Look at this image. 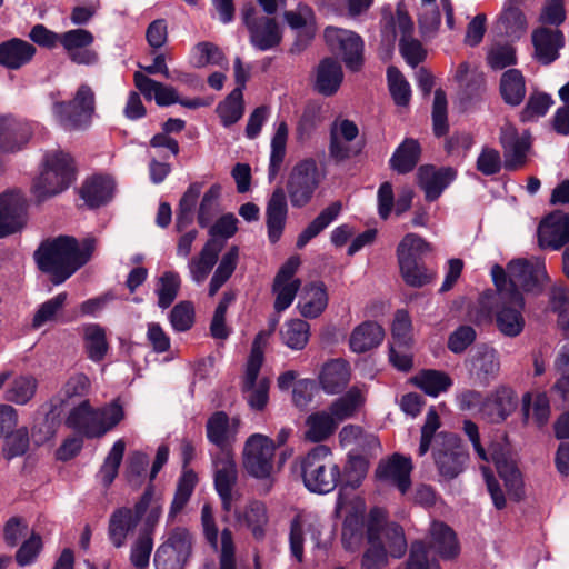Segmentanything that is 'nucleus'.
Here are the masks:
<instances>
[{"label": "nucleus", "mask_w": 569, "mask_h": 569, "mask_svg": "<svg viewBox=\"0 0 569 569\" xmlns=\"http://www.w3.org/2000/svg\"><path fill=\"white\" fill-rule=\"evenodd\" d=\"M267 228L268 237L271 242H277L283 231L288 206L283 189L277 188L267 206Z\"/></svg>", "instance_id": "473e14b6"}, {"label": "nucleus", "mask_w": 569, "mask_h": 569, "mask_svg": "<svg viewBox=\"0 0 569 569\" xmlns=\"http://www.w3.org/2000/svg\"><path fill=\"white\" fill-rule=\"evenodd\" d=\"M517 408V396L509 387H498L486 397L485 418L490 422H502Z\"/></svg>", "instance_id": "c85d7f7f"}, {"label": "nucleus", "mask_w": 569, "mask_h": 569, "mask_svg": "<svg viewBox=\"0 0 569 569\" xmlns=\"http://www.w3.org/2000/svg\"><path fill=\"white\" fill-rule=\"evenodd\" d=\"M243 94L240 89H233L230 94L217 106V113L224 127L238 122L243 116Z\"/></svg>", "instance_id": "13d9d810"}, {"label": "nucleus", "mask_w": 569, "mask_h": 569, "mask_svg": "<svg viewBox=\"0 0 569 569\" xmlns=\"http://www.w3.org/2000/svg\"><path fill=\"white\" fill-rule=\"evenodd\" d=\"M96 421L98 426V438L112 430L124 418L122 406L118 401H112L101 408L96 409Z\"/></svg>", "instance_id": "e2e57ef3"}, {"label": "nucleus", "mask_w": 569, "mask_h": 569, "mask_svg": "<svg viewBox=\"0 0 569 569\" xmlns=\"http://www.w3.org/2000/svg\"><path fill=\"white\" fill-rule=\"evenodd\" d=\"M491 458L508 490L517 492L521 487L522 480L516 459L510 450L505 447L495 448L492 449Z\"/></svg>", "instance_id": "ea45409f"}, {"label": "nucleus", "mask_w": 569, "mask_h": 569, "mask_svg": "<svg viewBox=\"0 0 569 569\" xmlns=\"http://www.w3.org/2000/svg\"><path fill=\"white\" fill-rule=\"evenodd\" d=\"M328 305V293L322 282L306 284L300 293L298 308L306 318H317Z\"/></svg>", "instance_id": "c9c22d12"}, {"label": "nucleus", "mask_w": 569, "mask_h": 569, "mask_svg": "<svg viewBox=\"0 0 569 569\" xmlns=\"http://www.w3.org/2000/svg\"><path fill=\"white\" fill-rule=\"evenodd\" d=\"M27 223V200L20 191L0 196V239L20 231Z\"/></svg>", "instance_id": "2eb2a0df"}, {"label": "nucleus", "mask_w": 569, "mask_h": 569, "mask_svg": "<svg viewBox=\"0 0 569 569\" xmlns=\"http://www.w3.org/2000/svg\"><path fill=\"white\" fill-rule=\"evenodd\" d=\"M74 177V162L69 153L60 150L48 152L32 191L38 200H44L68 189Z\"/></svg>", "instance_id": "423d86ee"}, {"label": "nucleus", "mask_w": 569, "mask_h": 569, "mask_svg": "<svg viewBox=\"0 0 569 569\" xmlns=\"http://www.w3.org/2000/svg\"><path fill=\"white\" fill-rule=\"evenodd\" d=\"M532 44L535 48V58L549 64L559 57V50L565 46V36L558 29H548L540 27L532 32Z\"/></svg>", "instance_id": "bb28decb"}, {"label": "nucleus", "mask_w": 569, "mask_h": 569, "mask_svg": "<svg viewBox=\"0 0 569 569\" xmlns=\"http://www.w3.org/2000/svg\"><path fill=\"white\" fill-rule=\"evenodd\" d=\"M289 136V128L284 120L276 121L274 133L271 138L270 143V162L268 176L270 180H273L286 157L287 141Z\"/></svg>", "instance_id": "49530a36"}, {"label": "nucleus", "mask_w": 569, "mask_h": 569, "mask_svg": "<svg viewBox=\"0 0 569 569\" xmlns=\"http://www.w3.org/2000/svg\"><path fill=\"white\" fill-rule=\"evenodd\" d=\"M10 378L6 386L3 398L19 406L27 405L37 392V378L32 375H18Z\"/></svg>", "instance_id": "37998d69"}, {"label": "nucleus", "mask_w": 569, "mask_h": 569, "mask_svg": "<svg viewBox=\"0 0 569 569\" xmlns=\"http://www.w3.org/2000/svg\"><path fill=\"white\" fill-rule=\"evenodd\" d=\"M192 549V536L184 528H174L167 533L157 549L154 566L157 569H182Z\"/></svg>", "instance_id": "9b49d317"}, {"label": "nucleus", "mask_w": 569, "mask_h": 569, "mask_svg": "<svg viewBox=\"0 0 569 569\" xmlns=\"http://www.w3.org/2000/svg\"><path fill=\"white\" fill-rule=\"evenodd\" d=\"M367 393L365 386H352L330 405L329 410L338 422L350 419L365 407Z\"/></svg>", "instance_id": "c756f323"}, {"label": "nucleus", "mask_w": 569, "mask_h": 569, "mask_svg": "<svg viewBox=\"0 0 569 569\" xmlns=\"http://www.w3.org/2000/svg\"><path fill=\"white\" fill-rule=\"evenodd\" d=\"M59 43L69 58L79 64H91L97 61V54L89 49L93 43V34L86 29H73L60 33Z\"/></svg>", "instance_id": "5701e85b"}, {"label": "nucleus", "mask_w": 569, "mask_h": 569, "mask_svg": "<svg viewBox=\"0 0 569 569\" xmlns=\"http://www.w3.org/2000/svg\"><path fill=\"white\" fill-rule=\"evenodd\" d=\"M276 445L272 439L261 433L251 435L243 448V467L258 479L270 477L273 470Z\"/></svg>", "instance_id": "f8f14e48"}, {"label": "nucleus", "mask_w": 569, "mask_h": 569, "mask_svg": "<svg viewBox=\"0 0 569 569\" xmlns=\"http://www.w3.org/2000/svg\"><path fill=\"white\" fill-rule=\"evenodd\" d=\"M385 338V331L380 325L366 321L357 326L349 339L353 352L362 353L378 347Z\"/></svg>", "instance_id": "4c0bfd02"}, {"label": "nucleus", "mask_w": 569, "mask_h": 569, "mask_svg": "<svg viewBox=\"0 0 569 569\" xmlns=\"http://www.w3.org/2000/svg\"><path fill=\"white\" fill-rule=\"evenodd\" d=\"M343 73L339 62L323 59L317 70L316 90L323 96L333 94L342 82Z\"/></svg>", "instance_id": "c03bdc74"}, {"label": "nucleus", "mask_w": 569, "mask_h": 569, "mask_svg": "<svg viewBox=\"0 0 569 569\" xmlns=\"http://www.w3.org/2000/svg\"><path fill=\"white\" fill-rule=\"evenodd\" d=\"M237 520L244 523L254 538L261 539L264 536V528L268 523V513L264 503L251 501L242 512H237Z\"/></svg>", "instance_id": "3c124183"}, {"label": "nucleus", "mask_w": 569, "mask_h": 569, "mask_svg": "<svg viewBox=\"0 0 569 569\" xmlns=\"http://www.w3.org/2000/svg\"><path fill=\"white\" fill-rule=\"evenodd\" d=\"M94 248L92 238L79 244L72 237L60 236L43 241L34 252V260L54 284H60L91 259Z\"/></svg>", "instance_id": "f257e3e1"}, {"label": "nucleus", "mask_w": 569, "mask_h": 569, "mask_svg": "<svg viewBox=\"0 0 569 569\" xmlns=\"http://www.w3.org/2000/svg\"><path fill=\"white\" fill-rule=\"evenodd\" d=\"M387 513L381 508L370 510L367 522L368 548L361 558L360 569H382L389 557L398 559L407 551V540L401 526L386 522Z\"/></svg>", "instance_id": "f03ea898"}, {"label": "nucleus", "mask_w": 569, "mask_h": 569, "mask_svg": "<svg viewBox=\"0 0 569 569\" xmlns=\"http://www.w3.org/2000/svg\"><path fill=\"white\" fill-rule=\"evenodd\" d=\"M491 274L497 289H508L511 292H540L549 281L545 259H516L508 263L505 270L493 266Z\"/></svg>", "instance_id": "20e7f679"}, {"label": "nucleus", "mask_w": 569, "mask_h": 569, "mask_svg": "<svg viewBox=\"0 0 569 569\" xmlns=\"http://www.w3.org/2000/svg\"><path fill=\"white\" fill-rule=\"evenodd\" d=\"M198 481L197 475L192 470H184L179 479L176 495L170 507L168 515L169 519H173L189 501L196 483Z\"/></svg>", "instance_id": "bf43d9fd"}, {"label": "nucleus", "mask_w": 569, "mask_h": 569, "mask_svg": "<svg viewBox=\"0 0 569 569\" xmlns=\"http://www.w3.org/2000/svg\"><path fill=\"white\" fill-rule=\"evenodd\" d=\"M134 516L137 520L143 519L147 529H152L159 521L162 513V502L154 497L153 489L149 487L141 499L136 503Z\"/></svg>", "instance_id": "603ef678"}, {"label": "nucleus", "mask_w": 569, "mask_h": 569, "mask_svg": "<svg viewBox=\"0 0 569 569\" xmlns=\"http://www.w3.org/2000/svg\"><path fill=\"white\" fill-rule=\"evenodd\" d=\"M321 181V176L313 159L298 162L291 170L287 191L292 207L301 208L308 204Z\"/></svg>", "instance_id": "9d476101"}, {"label": "nucleus", "mask_w": 569, "mask_h": 569, "mask_svg": "<svg viewBox=\"0 0 569 569\" xmlns=\"http://www.w3.org/2000/svg\"><path fill=\"white\" fill-rule=\"evenodd\" d=\"M420 152L421 149L418 141L408 138L393 152L390 166L399 173H407L417 164Z\"/></svg>", "instance_id": "8fccbe9b"}, {"label": "nucleus", "mask_w": 569, "mask_h": 569, "mask_svg": "<svg viewBox=\"0 0 569 569\" xmlns=\"http://www.w3.org/2000/svg\"><path fill=\"white\" fill-rule=\"evenodd\" d=\"M138 523L133 510L130 508L117 509L109 519L108 536L116 548L124 546L127 537Z\"/></svg>", "instance_id": "a19ab883"}, {"label": "nucleus", "mask_w": 569, "mask_h": 569, "mask_svg": "<svg viewBox=\"0 0 569 569\" xmlns=\"http://www.w3.org/2000/svg\"><path fill=\"white\" fill-rule=\"evenodd\" d=\"M338 423L330 410L315 412L306 420V438L312 442L322 441L333 433Z\"/></svg>", "instance_id": "de8ad7c7"}, {"label": "nucleus", "mask_w": 569, "mask_h": 569, "mask_svg": "<svg viewBox=\"0 0 569 569\" xmlns=\"http://www.w3.org/2000/svg\"><path fill=\"white\" fill-rule=\"evenodd\" d=\"M538 241L542 249L558 250L569 242V213L556 211L546 217L538 228Z\"/></svg>", "instance_id": "aec40b11"}, {"label": "nucleus", "mask_w": 569, "mask_h": 569, "mask_svg": "<svg viewBox=\"0 0 569 569\" xmlns=\"http://www.w3.org/2000/svg\"><path fill=\"white\" fill-rule=\"evenodd\" d=\"M239 418L230 419L223 411L212 413L206 423V433L209 442L217 446L220 452L230 451L239 431Z\"/></svg>", "instance_id": "4be33fe9"}, {"label": "nucleus", "mask_w": 569, "mask_h": 569, "mask_svg": "<svg viewBox=\"0 0 569 569\" xmlns=\"http://www.w3.org/2000/svg\"><path fill=\"white\" fill-rule=\"evenodd\" d=\"M325 40L330 50L341 57L348 69L357 71L363 61V41L351 30L327 27Z\"/></svg>", "instance_id": "4468645a"}, {"label": "nucleus", "mask_w": 569, "mask_h": 569, "mask_svg": "<svg viewBox=\"0 0 569 569\" xmlns=\"http://www.w3.org/2000/svg\"><path fill=\"white\" fill-rule=\"evenodd\" d=\"M34 54V46L19 38L0 43V66L7 69H20L29 63Z\"/></svg>", "instance_id": "7c9ffc66"}, {"label": "nucleus", "mask_w": 569, "mask_h": 569, "mask_svg": "<svg viewBox=\"0 0 569 569\" xmlns=\"http://www.w3.org/2000/svg\"><path fill=\"white\" fill-rule=\"evenodd\" d=\"M500 141L505 150V167L508 170H516L526 162L527 152L530 148L529 134L523 132L519 136L517 129L506 123L501 128Z\"/></svg>", "instance_id": "b1692460"}, {"label": "nucleus", "mask_w": 569, "mask_h": 569, "mask_svg": "<svg viewBox=\"0 0 569 569\" xmlns=\"http://www.w3.org/2000/svg\"><path fill=\"white\" fill-rule=\"evenodd\" d=\"M221 249L222 242H220L218 239H210L207 241L201 252L193 257L188 263L192 281H194L197 284H200L207 279L212 267L218 260V256Z\"/></svg>", "instance_id": "f704fd0d"}, {"label": "nucleus", "mask_w": 569, "mask_h": 569, "mask_svg": "<svg viewBox=\"0 0 569 569\" xmlns=\"http://www.w3.org/2000/svg\"><path fill=\"white\" fill-rule=\"evenodd\" d=\"M214 487L221 499L224 511L232 510V503L237 497L233 487L237 482V466L231 451L220 452L213 459Z\"/></svg>", "instance_id": "dca6fc26"}, {"label": "nucleus", "mask_w": 569, "mask_h": 569, "mask_svg": "<svg viewBox=\"0 0 569 569\" xmlns=\"http://www.w3.org/2000/svg\"><path fill=\"white\" fill-rule=\"evenodd\" d=\"M456 176V171L450 167L436 168L425 164L418 169L417 183L425 192L426 200L432 202L453 182Z\"/></svg>", "instance_id": "412c9836"}, {"label": "nucleus", "mask_w": 569, "mask_h": 569, "mask_svg": "<svg viewBox=\"0 0 569 569\" xmlns=\"http://www.w3.org/2000/svg\"><path fill=\"white\" fill-rule=\"evenodd\" d=\"M428 545L442 559H452L459 553V545L453 530L441 521L431 523Z\"/></svg>", "instance_id": "2f4dec72"}, {"label": "nucleus", "mask_w": 569, "mask_h": 569, "mask_svg": "<svg viewBox=\"0 0 569 569\" xmlns=\"http://www.w3.org/2000/svg\"><path fill=\"white\" fill-rule=\"evenodd\" d=\"M525 298L521 292L497 289L491 297H482L479 309L472 316L478 323L495 320L498 330L506 337H518L525 329Z\"/></svg>", "instance_id": "7ed1b4c3"}, {"label": "nucleus", "mask_w": 569, "mask_h": 569, "mask_svg": "<svg viewBox=\"0 0 569 569\" xmlns=\"http://www.w3.org/2000/svg\"><path fill=\"white\" fill-rule=\"evenodd\" d=\"M96 408L88 400L72 408L66 418V425L88 438H98Z\"/></svg>", "instance_id": "58836bf2"}, {"label": "nucleus", "mask_w": 569, "mask_h": 569, "mask_svg": "<svg viewBox=\"0 0 569 569\" xmlns=\"http://www.w3.org/2000/svg\"><path fill=\"white\" fill-rule=\"evenodd\" d=\"M242 19L250 32V41L257 49L266 51L280 43L281 31L274 19L257 18L252 9L246 10Z\"/></svg>", "instance_id": "6ab92c4d"}, {"label": "nucleus", "mask_w": 569, "mask_h": 569, "mask_svg": "<svg viewBox=\"0 0 569 569\" xmlns=\"http://www.w3.org/2000/svg\"><path fill=\"white\" fill-rule=\"evenodd\" d=\"M433 457L439 473L445 479L456 478L465 468L468 455L456 435L441 433L436 438Z\"/></svg>", "instance_id": "ddd939ff"}, {"label": "nucleus", "mask_w": 569, "mask_h": 569, "mask_svg": "<svg viewBox=\"0 0 569 569\" xmlns=\"http://www.w3.org/2000/svg\"><path fill=\"white\" fill-rule=\"evenodd\" d=\"M417 387L431 397L447 391L452 386L451 378L441 371L425 370L413 378Z\"/></svg>", "instance_id": "6e6d98bb"}, {"label": "nucleus", "mask_w": 569, "mask_h": 569, "mask_svg": "<svg viewBox=\"0 0 569 569\" xmlns=\"http://www.w3.org/2000/svg\"><path fill=\"white\" fill-rule=\"evenodd\" d=\"M468 363L471 375L482 383H489L498 376L500 370L498 352L486 345L478 346L472 351Z\"/></svg>", "instance_id": "cd10ccee"}, {"label": "nucleus", "mask_w": 569, "mask_h": 569, "mask_svg": "<svg viewBox=\"0 0 569 569\" xmlns=\"http://www.w3.org/2000/svg\"><path fill=\"white\" fill-rule=\"evenodd\" d=\"M522 401L527 419H532L539 427L548 422L550 418V401L545 392H538L536 395L527 393Z\"/></svg>", "instance_id": "5fc2aeb1"}, {"label": "nucleus", "mask_w": 569, "mask_h": 569, "mask_svg": "<svg viewBox=\"0 0 569 569\" xmlns=\"http://www.w3.org/2000/svg\"><path fill=\"white\" fill-rule=\"evenodd\" d=\"M418 21L425 37H432L441 21V0H420Z\"/></svg>", "instance_id": "4d7b16f0"}, {"label": "nucleus", "mask_w": 569, "mask_h": 569, "mask_svg": "<svg viewBox=\"0 0 569 569\" xmlns=\"http://www.w3.org/2000/svg\"><path fill=\"white\" fill-rule=\"evenodd\" d=\"M126 450V442L123 439H118L111 447L107 455L103 465L100 468L99 476L103 485L109 486L113 482L118 475L119 467L123 459Z\"/></svg>", "instance_id": "680f3d73"}, {"label": "nucleus", "mask_w": 569, "mask_h": 569, "mask_svg": "<svg viewBox=\"0 0 569 569\" xmlns=\"http://www.w3.org/2000/svg\"><path fill=\"white\" fill-rule=\"evenodd\" d=\"M33 130L29 121L13 114L0 116V153H16L29 143Z\"/></svg>", "instance_id": "a211bd4d"}, {"label": "nucleus", "mask_w": 569, "mask_h": 569, "mask_svg": "<svg viewBox=\"0 0 569 569\" xmlns=\"http://www.w3.org/2000/svg\"><path fill=\"white\" fill-rule=\"evenodd\" d=\"M500 93L506 103L518 106L526 96V82L522 73L517 69L505 71L500 79Z\"/></svg>", "instance_id": "09e8293b"}, {"label": "nucleus", "mask_w": 569, "mask_h": 569, "mask_svg": "<svg viewBox=\"0 0 569 569\" xmlns=\"http://www.w3.org/2000/svg\"><path fill=\"white\" fill-rule=\"evenodd\" d=\"M310 326L301 319L286 321L280 330L282 342L293 350H302L309 340Z\"/></svg>", "instance_id": "864d4df0"}, {"label": "nucleus", "mask_w": 569, "mask_h": 569, "mask_svg": "<svg viewBox=\"0 0 569 569\" xmlns=\"http://www.w3.org/2000/svg\"><path fill=\"white\" fill-rule=\"evenodd\" d=\"M94 112V93L92 89L82 84L70 102L56 101L52 113L56 120L66 130H79L89 127Z\"/></svg>", "instance_id": "1a4fd4ad"}, {"label": "nucleus", "mask_w": 569, "mask_h": 569, "mask_svg": "<svg viewBox=\"0 0 569 569\" xmlns=\"http://www.w3.org/2000/svg\"><path fill=\"white\" fill-rule=\"evenodd\" d=\"M350 377L349 365L345 360L335 359L322 367L319 382L326 393L336 395L347 387Z\"/></svg>", "instance_id": "72a5a7b5"}, {"label": "nucleus", "mask_w": 569, "mask_h": 569, "mask_svg": "<svg viewBox=\"0 0 569 569\" xmlns=\"http://www.w3.org/2000/svg\"><path fill=\"white\" fill-rule=\"evenodd\" d=\"M300 467L303 485L310 492L329 493L340 480V468L327 446L320 445L311 449L301 459Z\"/></svg>", "instance_id": "39448f33"}, {"label": "nucleus", "mask_w": 569, "mask_h": 569, "mask_svg": "<svg viewBox=\"0 0 569 569\" xmlns=\"http://www.w3.org/2000/svg\"><path fill=\"white\" fill-rule=\"evenodd\" d=\"M180 276L173 271H166L158 280L156 293L158 296V306L162 309L168 308L176 299L180 288Z\"/></svg>", "instance_id": "0e129e2a"}, {"label": "nucleus", "mask_w": 569, "mask_h": 569, "mask_svg": "<svg viewBox=\"0 0 569 569\" xmlns=\"http://www.w3.org/2000/svg\"><path fill=\"white\" fill-rule=\"evenodd\" d=\"M299 266L300 259L298 257H291L281 266L274 278L272 292L276 296L274 309L278 312L291 306L301 287V281L295 278Z\"/></svg>", "instance_id": "f3484780"}, {"label": "nucleus", "mask_w": 569, "mask_h": 569, "mask_svg": "<svg viewBox=\"0 0 569 569\" xmlns=\"http://www.w3.org/2000/svg\"><path fill=\"white\" fill-rule=\"evenodd\" d=\"M134 84L147 100L154 99L158 106L179 102L177 91L169 86L152 80L140 71L134 72Z\"/></svg>", "instance_id": "e433bc0d"}, {"label": "nucleus", "mask_w": 569, "mask_h": 569, "mask_svg": "<svg viewBox=\"0 0 569 569\" xmlns=\"http://www.w3.org/2000/svg\"><path fill=\"white\" fill-rule=\"evenodd\" d=\"M269 337L270 332L268 331H260L256 336L244 372L243 392L249 406L254 410H262L269 399V380L258 379Z\"/></svg>", "instance_id": "0eeeda50"}, {"label": "nucleus", "mask_w": 569, "mask_h": 569, "mask_svg": "<svg viewBox=\"0 0 569 569\" xmlns=\"http://www.w3.org/2000/svg\"><path fill=\"white\" fill-rule=\"evenodd\" d=\"M387 79L390 94L397 106H407L410 101L411 89L402 73L395 67L387 70Z\"/></svg>", "instance_id": "774afa93"}, {"label": "nucleus", "mask_w": 569, "mask_h": 569, "mask_svg": "<svg viewBox=\"0 0 569 569\" xmlns=\"http://www.w3.org/2000/svg\"><path fill=\"white\" fill-rule=\"evenodd\" d=\"M190 59L197 68H203L208 64L220 67L228 64L222 51L211 42H200L194 46Z\"/></svg>", "instance_id": "052dcab7"}, {"label": "nucleus", "mask_w": 569, "mask_h": 569, "mask_svg": "<svg viewBox=\"0 0 569 569\" xmlns=\"http://www.w3.org/2000/svg\"><path fill=\"white\" fill-rule=\"evenodd\" d=\"M411 459L401 455H393L387 461H381L377 468V477L397 487L405 495L411 485Z\"/></svg>", "instance_id": "a878e982"}, {"label": "nucleus", "mask_w": 569, "mask_h": 569, "mask_svg": "<svg viewBox=\"0 0 569 569\" xmlns=\"http://www.w3.org/2000/svg\"><path fill=\"white\" fill-rule=\"evenodd\" d=\"M68 295L66 292H61L41 303L33 316L32 327L39 329L46 323L54 321L58 313L64 307Z\"/></svg>", "instance_id": "69168bd1"}, {"label": "nucleus", "mask_w": 569, "mask_h": 569, "mask_svg": "<svg viewBox=\"0 0 569 569\" xmlns=\"http://www.w3.org/2000/svg\"><path fill=\"white\" fill-rule=\"evenodd\" d=\"M309 536L316 549H325L328 545L326 525L321 517L313 511H299L290 522V553L298 562L303 560V543Z\"/></svg>", "instance_id": "6e6552de"}, {"label": "nucleus", "mask_w": 569, "mask_h": 569, "mask_svg": "<svg viewBox=\"0 0 569 569\" xmlns=\"http://www.w3.org/2000/svg\"><path fill=\"white\" fill-rule=\"evenodd\" d=\"M359 130L355 122L348 119H336L330 129L329 154L336 161H342L353 153L352 142Z\"/></svg>", "instance_id": "393cba45"}, {"label": "nucleus", "mask_w": 569, "mask_h": 569, "mask_svg": "<svg viewBox=\"0 0 569 569\" xmlns=\"http://www.w3.org/2000/svg\"><path fill=\"white\" fill-rule=\"evenodd\" d=\"M114 188L110 176H94L84 182L81 196L90 207H99L112 198Z\"/></svg>", "instance_id": "79ce46f5"}, {"label": "nucleus", "mask_w": 569, "mask_h": 569, "mask_svg": "<svg viewBox=\"0 0 569 569\" xmlns=\"http://www.w3.org/2000/svg\"><path fill=\"white\" fill-rule=\"evenodd\" d=\"M86 349L89 358L100 361L108 350L106 332L99 325H89L84 329Z\"/></svg>", "instance_id": "338daca9"}, {"label": "nucleus", "mask_w": 569, "mask_h": 569, "mask_svg": "<svg viewBox=\"0 0 569 569\" xmlns=\"http://www.w3.org/2000/svg\"><path fill=\"white\" fill-rule=\"evenodd\" d=\"M428 250L429 244L418 234L408 233L405 236L397 248L400 269L408 273L415 267V260L418 261Z\"/></svg>", "instance_id": "a18cd8bd"}]
</instances>
